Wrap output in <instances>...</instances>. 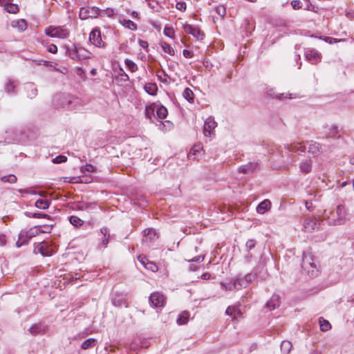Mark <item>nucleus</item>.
<instances>
[{
  "instance_id": "64",
  "label": "nucleus",
  "mask_w": 354,
  "mask_h": 354,
  "mask_svg": "<svg viewBox=\"0 0 354 354\" xmlns=\"http://www.w3.org/2000/svg\"><path fill=\"white\" fill-rule=\"evenodd\" d=\"M48 51L51 53L55 54L57 52V46L55 45V44H50L48 47Z\"/></svg>"
},
{
  "instance_id": "36",
  "label": "nucleus",
  "mask_w": 354,
  "mask_h": 354,
  "mask_svg": "<svg viewBox=\"0 0 354 354\" xmlns=\"http://www.w3.org/2000/svg\"><path fill=\"white\" fill-rule=\"evenodd\" d=\"M189 318V313L187 311H183V313H181L179 315V316L177 319V321H176L177 324L178 325L185 324L188 322Z\"/></svg>"
},
{
  "instance_id": "1",
  "label": "nucleus",
  "mask_w": 354,
  "mask_h": 354,
  "mask_svg": "<svg viewBox=\"0 0 354 354\" xmlns=\"http://www.w3.org/2000/svg\"><path fill=\"white\" fill-rule=\"evenodd\" d=\"M322 219L330 225H344L352 221V216L344 205H338L334 210H324Z\"/></svg>"
},
{
  "instance_id": "6",
  "label": "nucleus",
  "mask_w": 354,
  "mask_h": 354,
  "mask_svg": "<svg viewBox=\"0 0 354 354\" xmlns=\"http://www.w3.org/2000/svg\"><path fill=\"white\" fill-rule=\"evenodd\" d=\"M100 14V9L95 6H86L80 8L79 17L85 20L89 18H96Z\"/></svg>"
},
{
  "instance_id": "61",
  "label": "nucleus",
  "mask_w": 354,
  "mask_h": 354,
  "mask_svg": "<svg viewBox=\"0 0 354 354\" xmlns=\"http://www.w3.org/2000/svg\"><path fill=\"white\" fill-rule=\"evenodd\" d=\"M138 260L145 267V264L147 263V262L149 261L148 259H147V257L144 255H139L138 257Z\"/></svg>"
},
{
  "instance_id": "62",
  "label": "nucleus",
  "mask_w": 354,
  "mask_h": 354,
  "mask_svg": "<svg viewBox=\"0 0 354 354\" xmlns=\"http://www.w3.org/2000/svg\"><path fill=\"white\" fill-rule=\"evenodd\" d=\"M100 232L104 237H110L109 230L106 227H103L100 230Z\"/></svg>"
},
{
  "instance_id": "60",
  "label": "nucleus",
  "mask_w": 354,
  "mask_h": 354,
  "mask_svg": "<svg viewBox=\"0 0 354 354\" xmlns=\"http://www.w3.org/2000/svg\"><path fill=\"white\" fill-rule=\"evenodd\" d=\"M256 241L254 239H250L246 242L245 246L248 250H251L255 246Z\"/></svg>"
},
{
  "instance_id": "54",
  "label": "nucleus",
  "mask_w": 354,
  "mask_h": 354,
  "mask_svg": "<svg viewBox=\"0 0 354 354\" xmlns=\"http://www.w3.org/2000/svg\"><path fill=\"white\" fill-rule=\"evenodd\" d=\"M267 95L268 96L272 97V98H275L276 97V98H279V99H281L283 97V94H279V95L275 94L273 88L269 89L267 91Z\"/></svg>"
},
{
  "instance_id": "25",
  "label": "nucleus",
  "mask_w": 354,
  "mask_h": 354,
  "mask_svg": "<svg viewBox=\"0 0 354 354\" xmlns=\"http://www.w3.org/2000/svg\"><path fill=\"white\" fill-rule=\"evenodd\" d=\"M168 114L167 109L163 105L156 102V116L158 119H165Z\"/></svg>"
},
{
  "instance_id": "22",
  "label": "nucleus",
  "mask_w": 354,
  "mask_h": 354,
  "mask_svg": "<svg viewBox=\"0 0 354 354\" xmlns=\"http://www.w3.org/2000/svg\"><path fill=\"white\" fill-rule=\"evenodd\" d=\"M60 96H70L66 94H57L53 97V105L56 109H68L69 104H67L64 100H57V97Z\"/></svg>"
},
{
  "instance_id": "35",
  "label": "nucleus",
  "mask_w": 354,
  "mask_h": 354,
  "mask_svg": "<svg viewBox=\"0 0 354 354\" xmlns=\"http://www.w3.org/2000/svg\"><path fill=\"white\" fill-rule=\"evenodd\" d=\"M300 171L304 174H308L312 169L311 160H306L301 162L299 165Z\"/></svg>"
},
{
  "instance_id": "30",
  "label": "nucleus",
  "mask_w": 354,
  "mask_h": 354,
  "mask_svg": "<svg viewBox=\"0 0 354 354\" xmlns=\"http://www.w3.org/2000/svg\"><path fill=\"white\" fill-rule=\"evenodd\" d=\"M12 26L19 31L23 32L27 28V24L24 19H18L12 21Z\"/></svg>"
},
{
  "instance_id": "2",
  "label": "nucleus",
  "mask_w": 354,
  "mask_h": 354,
  "mask_svg": "<svg viewBox=\"0 0 354 354\" xmlns=\"http://www.w3.org/2000/svg\"><path fill=\"white\" fill-rule=\"evenodd\" d=\"M306 151V147L299 142L286 144L283 145V149L281 151V165L276 166L278 169L288 168L295 162L297 158L294 153L301 155Z\"/></svg>"
},
{
  "instance_id": "18",
  "label": "nucleus",
  "mask_w": 354,
  "mask_h": 354,
  "mask_svg": "<svg viewBox=\"0 0 354 354\" xmlns=\"http://www.w3.org/2000/svg\"><path fill=\"white\" fill-rule=\"evenodd\" d=\"M24 88L28 98L33 99L37 95V88L33 83L28 82L25 84Z\"/></svg>"
},
{
  "instance_id": "58",
  "label": "nucleus",
  "mask_w": 354,
  "mask_h": 354,
  "mask_svg": "<svg viewBox=\"0 0 354 354\" xmlns=\"http://www.w3.org/2000/svg\"><path fill=\"white\" fill-rule=\"evenodd\" d=\"M84 170H86V171L89 173L94 172L95 171V168L93 165L91 164H87L84 167H82V171H84Z\"/></svg>"
},
{
  "instance_id": "29",
  "label": "nucleus",
  "mask_w": 354,
  "mask_h": 354,
  "mask_svg": "<svg viewBox=\"0 0 354 354\" xmlns=\"http://www.w3.org/2000/svg\"><path fill=\"white\" fill-rule=\"evenodd\" d=\"M45 330V327L41 324H34L28 329V332L33 335L42 333Z\"/></svg>"
},
{
  "instance_id": "4",
  "label": "nucleus",
  "mask_w": 354,
  "mask_h": 354,
  "mask_svg": "<svg viewBox=\"0 0 354 354\" xmlns=\"http://www.w3.org/2000/svg\"><path fill=\"white\" fill-rule=\"evenodd\" d=\"M301 267L310 277H316L318 274L319 270L313 260L312 254L309 252H304L303 253Z\"/></svg>"
},
{
  "instance_id": "32",
  "label": "nucleus",
  "mask_w": 354,
  "mask_h": 354,
  "mask_svg": "<svg viewBox=\"0 0 354 354\" xmlns=\"http://www.w3.org/2000/svg\"><path fill=\"white\" fill-rule=\"evenodd\" d=\"M145 91L151 95H156L158 91V86L156 83H147L144 86Z\"/></svg>"
},
{
  "instance_id": "20",
  "label": "nucleus",
  "mask_w": 354,
  "mask_h": 354,
  "mask_svg": "<svg viewBox=\"0 0 354 354\" xmlns=\"http://www.w3.org/2000/svg\"><path fill=\"white\" fill-rule=\"evenodd\" d=\"M259 169V165L257 163L250 162L247 165H242L239 168V171L240 173L249 174L256 171Z\"/></svg>"
},
{
  "instance_id": "46",
  "label": "nucleus",
  "mask_w": 354,
  "mask_h": 354,
  "mask_svg": "<svg viewBox=\"0 0 354 354\" xmlns=\"http://www.w3.org/2000/svg\"><path fill=\"white\" fill-rule=\"evenodd\" d=\"M161 47L165 53H168L170 55H174L175 51L169 44L162 42L161 44Z\"/></svg>"
},
{
  "instance_id": "50",
  "label": "nucleus",
  "mask_w": 354,
  "mask_h": 354,
  "mask_svg": "<svg viewBox=\"0 0 354 354\" xmlns=\"http://www.w3.org/2000/svg\"><path fill=\"white\" fill-rule=\"evenodd\" d=\"M100 16L104 17L107 16L109 17H112L114 15V10L113 8H108L104 10H100Z\"/></svg>"
},
{
  "instance_id": "15",
  "label": "nucleus",
  "mask_w": 354,
  "mask_h": 354,
  "mask_svg": "<svg viewBox=\"0 0 354 354\" xmlns=\"http://www.w3.org/2000/svg\"><path fill=\"white\" fill-rule=\"evenodd\" d=\"M203 155V146L201 144H196L193 146V147L191 149L189 153H188L187 156L189 159H196L198 160L200 158H201Z\"/></svg>"
},
{
  "instance_id": "21",
  "label": "nucleus",
  "mask_w": 354,
  "mask_h": 354,
  "mask_svg": "<svg viewBox=\"0 0 354 354\" xmlns=\"http://www.w3.org/2000/svg\"><path fill=\"white\" fill-rule=\"evenodd\" d=\"M226 314L231 316L234 320L239 321L242 313L241 309L237 306H228L225 311Z\"/></svg>"
},
{
  "instance_id": "31",
  "label": "nucleus",
  "mask_w": 354,
  "mask_h": 354,
  "mask_svg": "<svg viewBox=\"0 0 354 354\" xmlns=\"http://www.w3.org/2000/svg\"><path fill=\"white\" fill-rule=\"evenodd\" d=\"M119 22L121 25H122L124 28L131 30H136L138 28L137 24L130 19H121L119 20Z\"/></svg>"
},
{
  "instance_id": "44",
  "label": "nucleus",
  "mask_w": 354,
  "mask_h": 354,
  "mask_svg": "<svg viewBox=\"0 0 354 354\" xmlns=\"http://www.w3.org/2000/svg\"><path fill=\"white\" fill-rule=\"evenodd\" d=\"M69 221L71 225H74L75 227H80L84 223V221L76 216H71L69 217Z\"/></svg>"
},
{
  "instance_id": "43",
  "label": "nucleus",
  "mask_w": 354,
  "mask_h": 354,
  "mask_svg": "<svg viewBox=\"0 0 354 354\" xmlns=\"http://www.w3.org/2000/svg\"><path fill=\"white\" fill-rule=\"evenodd\" d=\"M124 64L127 68L132 73L136 72L138 70L137 64L131 59H126L124 60Z\"/></svg>"
},
{
  "instance_id": "19",
  "label": "nucleus",
  "mask_w": 354,
  "mask_h": 354,
  "mask_svg": "<svg viewBox=\"0 0 354 354\" xmlns=\"http://www.w3.org/2000/svg\"><path fill=\"white\" fill-rule=\"evenodd\" d=\"M156 102L151 103L149 105L146 106L145 107V117L149 118L151 122H154V120L156 119Z\"/></svg>"
},
{
  "instance_id": "53",
  "label": "nucleus",
  "mask_w": 354,
  "mask_h": 354,
  "mask_svg": "<svg viewBox=\"0 0 354 354\" xmlns=\"http://www.w3.org/2000/svg\"><path fill=\"white\" fill-rule=\"evenodd\" d=\"M216 12L221 17H224L226 15V9L223 6H218L216 7Z\"/></svg>"
},
{
  "instance_id": "27",
  "label": "nucleus",
  "mask_w": 354,
  "mask_h": 354,
  "mask_svg": "<svg viewBox=\"0 0 354 354\" xmlns=\"http://www.w3.org/2000/svg\"><path fill=\"white\" fill-rule=\"evenodd\" d=\"M18 85V81L15 80H8L4 86L5 91L7 93H14L15 88Z\"/></svg>"
},
{
  "instance_id": "11",
  "label": "nucleus",
  "mask_w": 354,
  "mask_h": 354,
  "mask_svg": "<svg viewBox=\"0 0 354 354\" xmlns=\"http://www.w3.org/2000/svg\"><path fill=\"white\" fill-rule=\"evenodd\" d=\"M183 28L186 33L192 35L196 39H203L204 34L198 27H194L188 24H183Z\"/></svg>"
},
{
  "instance_id": "7",
  "label": "nucleus",
  "mask_w": 354,
  "mask_h": 354,
  "mask_svg": "<svg viewBox=\"0 0 354 354\" xmlns=\"http://www.w3.org/2000/svg\"><path fill=\"white\" fill-rule=\"evenodd\" d=\"M57 100H64L67 104H69L68 109L70 110H76L80 107L84 106L85 104L84 102L75 96H60L57 97Z\"/></svg>"
},
{
  "instance_id": "47",
  "label": "nucleus",
  "mask_w": 354,
  "mask_h": 354,
  "mask_svg": "<svg viewBox=\"0 0 354 354\" xmlns=\"http://www.w3.org/2000/svg\"><path fill=\"white\" fill-rule=\"evenodd\" d=\"M220 285L221 288L225 291H231L232 290L236 289V284H234V281L228 283L221 282Z\"/></svg>"
},
{
  "instance_id": "45",
  "label": "nucleus",
  "mask_w": 354,
  "mask_h": 354,
  "mask_svg": "<svg viewBox=\"0 0 354 354\" xmlns=\"http://www.w3.org/2000/svg\"><path fill=\"white\" fill-rule=\"evenodd\" d=\"M79 60L86 59L90 57V52L84 48L79 47Z\"/></svg>"
},
{
  "instance_id": "59",
  "label": "nucleus",
  "mask_w": 354,
  "mask_h": 354,
  "mask_svg": "<svg viewBox=\"0 0 354 354\" xmlns=\"http://www.w3.org/2000/svg\"><path fill=\"white\" fill-rule=\"evenodd\" d=\"M186 7V3L183 1L177 2L176 4V8L180 11H185Z\"/></svg>"
},
{
  "instance_id": "37",
  "label": "nucleus",
  "mask_w": 354,
  "mask_h": 354,
  "mask_svg": "<svg viewBox=\"0 0 354 354\" xmlns=\"http://www.w3.org/2000/svg\"><path fill=\"white\" fill-rule=\"evenodd\" d=\"M292 348V344L290 341L284 340L281 344V351L283 354H289Z\"/></svg>"
},
{
  "instance_id": "51",
  "label": "nucleus",
  "mask_w": 354,
  "mask_h": 354,
  "mask_svg": "<svg viewBox=\"0 0 354 354\" xmlns=\"http://www.w3.org/2000/svg\"><path fill=\"white\" fill-rule=\"evenodd\" d=\"M145 268L153 272H156L158 270L157 265L154 262L149 261L147 262Z\"/></svg>"
},
{
  "instance_id": "9",
  "label": "nucleus",
  "mask_w": 354,
  "mask_h": 354,
  "mask_svg": "<svg viewBox=\"0 0 354 354\" xmlns=\"http://www.w3.org/2000/svg\"><path fill=\"white\" fill-rule=\"evenodd\" d=\"M34 252L39 253L42 256L50 257L53 254L54 250L48 242L44 241L35 245Z\"/></svg>"
},
{
  "instance_id": "56",
  "label": "nucleus",
  "mask_w": 354,
  "mask_h": 354,
  "mask_svg": "<svg viewBox=\"0 0 354 354\" xmlns=\"http://www.w3.org/2000/svg\"><path fill=\"white\" fill-rule=\"evenodd\" d=\"M245 279L247 282V286H248L252 281H253L255 278L256 275L252 273L246 274L245 277Z\"/></svg>"
},
{
  "instance_id": "57",
  "label": "nucleus",
  "mask_w": 354,
  "mask_h": 354,
  "mask_svg": "<svg viewBox=\"0 0 354 354\" xmlns=\"http://www.w3.org/2000/svg\"><path fill=\"white\" fill-rule=\"evenodd\" d=\"M291 6L294 10H298L302 7L301 2L299 0L292 1Z\"/></svg>"
},
{
  "instance_id": "42",
  "label": "nucleus",
  "mask_w": 354,
  "mask_h": 354,
  "mask_svg": "<svg viewBox=\"0 0 354 354\" xmlns=\"http://www.w3.org/2000/svg\"><path fill=\"white\" fill-rule=\"evenodd\" d=\"M50 203L44 199H39L35 202V207L41 209H46L49 207Z\"/></svg>"
},
{
  "instance_id": "52",
  "label": "nucleus",
  "mask_w": 354,
  "mask_h": 354,
  "mask_svg": "<svg viewBox=\"0 0 354 354\" xmlns=\"http://www.w3.org/2000/svg\"><path fill=\"white\" fill-rule=\"evenodd\" d=\"M67 160V158L65 156L59 155L53 159V162L55 164L65 162Z\"/></svg>"
},
{
  "instance_id": "5",
  "label": "nucleus",
  "mask_w": 354,
  "mask_h": 354,
  "mask_svg": "<svg viewBox=\"0 0 354 354\" xmlns=\"http://www.w3.org/2000/svg\"><path fill=\"white\" fill-rule=\"evenodd\" d=\"M45 33L50 37L66 39L69 35V31L62 26H48L45 29Z\"/></svg>"
},
{
  "instance_id": "10",
  "label": "nucleus",
  "mask_w": 354,
  "mask_h": 354,
  "mask_svg": "<svg viewBox=\"0 0 354 354\" xmlns=\"http://www.w3.org/2000/svg\"><path fill=\"white\" fill-rule=\"evenodd\" d=\"M217 127V123L212 116L208 117L204 122L203 135L205 137H212L214 135V129Z\"/></svg>"
},
{
  "instance_id": "38",
  "label": "nucleus",
  "mask_w": 354,
  "mask_h": 354,
  "mask_svg": "<svg viewBox=\"0 0 354 354\" xmlns=\"http://www.w3.org/2000/svg\"><path fill=\"white\" fill-rule=\"evenodd\" d=\"M234 284H236V290H240L243 288H246L248 286L247 282H246L244 277H236L234 280Z\"/></svg>"
},
{
  "instance_id": "40",
  "label": "nucleus",
  "mask_w": 354,
  "mask_h": 354,
  "mask_svg": "<svg viewBox=\"0 0 354 354\" xmlns=\"http://www.w3.org/2000/svg\"><path fill=\"white\" fill-rule=\"evenodd\" d=\"M319 323L320 330L322 331H328L331 328V326H330V324L329 323V322L324 319L323 317L319 318Z\"/></svg>"
},
{
  "instance_id": "8",
  "label": "nucleus",
  "mask_w": 354,
  "mask_h": 354,
  "mask_svg": "<svg viewBox=\"0 0 354 354\" xmlns=\"http://www.w3.org/2000/svg\"><path fill=\"white\" fill-rule=\"evenodd\" d=\"M89 41L97 48H104L105 43L103 41L101 32L99 28H95L89 34Z\"/></svg>"
},
{
  "instance_id": "34",
  "label": "nucleus",
  "mask_w": 354,
  "mask_h": 354,
  "mask_svg": "<svg viewBox=\"0 0 354 354\" xmlns=\"http://www.w3.org/2000/svg\"><path fill=\"white\" fill-rule=\"evenodd\" d=\"M97 344V340L95 338H88L82 342L81 348L84 350L93 348Z\"/></svg>"
},
{
  "instance_id": "55",
  "label": "nucleus",
  "mask_w": 354,
  "mask_h": 354,
  "mask_svg": "<svg viewBox=\"0 0 354 354\" xmlns=\"http://www.w3.org/2000/svg\"><path fill=\"white\" fill-rule=\"evenodd\" d=\"M148 6L153 10L158 11V3L156 0H149L148 2Z\"/></svg>"
},
{
  "instance_id": "23",
  "label": "nucleus",
  "mask_w": 354,
  "mask_h": 354,
  "mask_svg": "<svg viewBox=\"0 0 354 354\" xmlns=\"http://www.w3.org/2000/svg\"><path fill=\"white\" fill-rule=\"evenodd\" d=\"M111 301L112 304L115 307H121L122 306H127L124 297L120 293L114 294Z\"/></svg>"
},
{
  "instance_id": "33",
  "label": "nucleus",
  "mask_w": 354,
  "mask_h": 354,
  "mask_svg": "<svg viewBox=\"0 0 354 354\" xmlns=\"http://www.w3.org/2000/svg\"><path fill=\"white\" fill-rule=\"evenodd\" d=\"M339 136L340 135L337 126L332 125L327 131L326 138H338Z\"/></svg>"
},
{
  "instance_id": "39",
  "label": "nucleus",
  "mask_w": 354,
  "mask_h": 354,
  "mask_svg": "<svg viewBox=\"0 0 354 354\" xmlns=\"http://www.w3.org/2000/svg\"><path fill=\"white\" fill-rule=\"evenodd\" d=\"M183 97L185 100H187L189 102L193 103L194 99V95L192 89L189 88H186L183 93Z\"/></svg>"
},
{
  "instance_id": "28",
  "label": "nucleus",
  "mask_w": 354,
  "mask_h": 354,
  "mask_svg": "<svg viewBox=\"0 0 354 354\" xmlns=\"http://www.w3.org/2000/svg\"><path fill=\"white\" fill-rule=\"evenodd\" d=\"M66 54L73 59L79 60V47H77L75 45L71 48L67 47Z\"/></svg>"
},
{
  "instance_id": "26",
  "label": "nucleus",
  "mask_w": 354,
  "mask_h": 354,
  "mask_svg": "<svg viewBox=\"0 0 354 354\" xmlns=\"http://www.w3.org/2000/svg\"><path fill=\"white\" fill-rule=\"evenodd\" d=\"M271 203L269 200L266 199L260 203L257 207V212L259 214H264L270 209Z\"/></svg>"
},
{
  "instance_id": "63",
  "label": "nucleus",
  "mask_w": 354,
  "mask_h": 354,
  "mask_svg": "<svg viewBox=\"0 0 354 354\" xmlns=\"http://www.w3.org/2000/svg\"><path fill=\"white\" fill-rule=\"evenodd\" d=\"M96 207V203H87L84 204V209L86 210H92Z\"/></svg>"
},
{
  "instance_id": "12",
  "label": "nucleus",
  "mask_w": 354,
  "mask_h": 354,
  "mask_svg": "<svg viewBox=\"0 0 354 354\" xmlns=\"http://www.w3.org/2000/svg\"><path fill=\"white\" fill-rule=\"evenodd\" d=\"M149 302L153 307H162L165 303V297L160 292H153L149 297Z\"/></svg>"
},
{
  "instance_id": "49",
  "label": "nucleus",
  "mask_w": 354,
  "mask_h": 354,
  "mask_svg": "<svg viewBox=\"0 0 354 354\" xmlns=\"http://www.w3.org/2000/svg\"><path fill=\"white\" fill-rule=\"evenodd\" d=\"M163 33L165 36L169 37V38H174L175 36V32L173 28L165 26L163 30Z\"/></svg>"
},
{
  "instance_id": "3",
  "label": "nucleus",
  "mask_w": 354,
  "mask_h": 354,
  "mask_svg": "<svg viewBox=\"0 0 354 354\" xmlns=\"http://www.w3.org/2000/svg\"><path fill=\"white\" fill-rule=\"evenodd\" d=\"M50 230L51 227L47 226L46 230H41V226H39L30 228L27 231L20 232L19 234V239L16 243L17 247L20 248L23 245H25L30 239L35 237L39 233L50 232Z\"/></svg>"
},
{
  "instance_id": "41",
  "label": "nucleus",
  "mask_w": 354,
  "mask_h": 354,
  "mask_svg": "<svg viewBox=\"0 0 354 354\" xmlns=\"http://www.w3.org/2000/svg\"><path fill=\"white\" fill-rule=\"evenodd\" d=\"M4 10L8 13L16 14L19 12V9L17 4L12 2L11 3H9L8 6H5Z\"/></svg>"
},
{
  "instance_id": "13",
  "label": "nucleus",
  "mask_w": 354,
  "mask_h": 354,
  "mask_svg": "<svg viewBox=\"0 0 354 354\" xmlns=\"http://www.w3.org/2000/svg\"><path fill=\"white\" fill-rule=\"evenodd\" d=\"M305 57L313 64H316L321 61V54L316 50L308 48L305 50Z\"/></svg>"
},
{
  "instance_id": "16",
  "label": "nucleus",
  "mask_w": 354,
  "mask_h": 354,
  "mask_svg": "<svg viewBox=\"0 0 354 354\" xmlns=\"http://www.w3.org/2000/svg\"><path fill=\"white\" fill-rule=\"evenodd\" d=\"M158 239V234L153 228H147L143 231V243L153 242Z\"/></svg>"
},
{
  "instance_id": "48",
  "label": "nucleus",
  "mask_w": 354,
  "mask_h": 354,
  "mask_svg": "<svg viewBox=\"0 0 354 354\" xmlns=\"http://www.w3.org/2000/svg\"><path fill=\"white\" fill-rule=\"evenodd\" d=\"M1 180L3 183H15L17 182V178L15 175L10 174L8 176H3L1 177Z\"/></svg>"
},
{
  "instance_id": "14",
  "label": "nucleus",
  "mask_w": 354,
  "mask_h": 354,
  "mask_svg": "<svg viewBox=\"0 0 354 354\" xmlns=\"http://www.w3.org/2000/svg\"><path fill=\"white\" fill-rule=\"evenodd\" d=\"M320 223L313 217H308L305 219L303 224V229L305 232H311L319 228Z\"/></svg>"
},
{
  "instance_id": "24",
  "label": "nucleus",
  "mask_w": 354,
  "mask_h": 354,
  "mask_svg": "<svg viewBox=\"0 0 354 354\" xmlns=\"http://www.w3.org/2000/svg\"><path fill=\"white\" fill-rule=\"evenodd\" d=\"M279 299L280 298L279 295H274L266 303V308H268L270 311L274 310L279 306Z\"/></svg>"
},
{
  "instance_id": "17",
  "label": "nucleus",
  "mask_w": 354,
  "mask_h": 354,
  "mask_svg": "<svg viewBox=\"0 0 354 354\" xmlns=\"http://www.w3.org/2000/svg\"><path fill=\"white\" fill-rule=\"evenodd\" d=\"M322 152V147L320 143L315 141L308 142V153H311L314 157L318 156Z\"/></svg>"
}]
</instances>
